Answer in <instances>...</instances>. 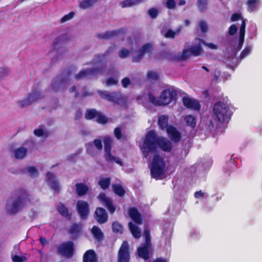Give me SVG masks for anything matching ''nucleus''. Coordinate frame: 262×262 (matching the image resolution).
<instances>
[{
  "label": "nucleus",
  "mask_w": 262,
  "mask_h": 262,
  "mask_svg": "<svg viewBox=\"0 0 262 262\" xmlns=\"http://www.w3.org/2000/svg\"><path fill=\"white\" fill-rule=\"evenodd\" d=\"M166 132L170 139L175 143L179 142L182 138L181 134L173 126L167 127Z\"/></svg>",
  "instance_id": "obj_18"
},
{
  "label": "nucleus",
  "mask_w": 262,
  "mask_h": 262,
  "mask_svg": "<svg viewBox=\"0 0 262 262\" xmlns=\"http://www.w3.org/2000/svg\"><path fill=\"white\" fill-rule=\"evenodd\" d=\"M184 120L187 125L194 128L196 126V118L191 115H186L184 117Z\"/></svg>",
  "instance_id": "obj_34"
},
{
  "label": "nucleus",
  "mask_w": 262,
  "mask_h": 262,
  "mask_svg": "<svg viewBox=\"0 0 262 262\" xmlns=\"http://www.w3.org/2000/svg\"><path fill=\"white\" fill-rule=\"evenodd\" d=\"M65 81V79H59L57 78L54 79L51 84L53 90L57 91L63 85Z\"/></svg>",
  "instance_id": "obj_35"
},
{
  "label": "nucleus",
  "mask_w": 262,
  "mask_h": 262,
  "mask_svg": "<svg viewBox=\"0 0 262 262\" xmlns=\"http://www.w3.org/2000/svg\"><path fill=\"white\" fill-rule=\"evenodd\" d=\"M112 230L116 233H122L123 226L117 222H114L112 224Z\"/></svg>",
  "instance_id": "obj_42"
},
{
  "label": "nucleus",
  "mask_w": 262,
  "mask_h": 262,
  "mask_svg": "<svg viewBox=\"0 0 262 262\" xmlns=\"http://www.w3.org/2000/svg\"><path fill=\"white\" fill-rule=\"evenodd\" d=\"M77 210L80 217L82 219H86L89 214V205L86 201L79 200L76 204Z\"/></svg>",
  "instance_id": "obj_10"
},
{
  "label": "nucleus",
  "mask_w": 262,
  "mask_h": 262,
  "mask_svg": "<svg viewBox=\"0 0 262 262\" xmlns=\"http://www.w3.org/2000/svg\"><path fill=\"white\" fill-rule=\"evenodd\" d=\"M166 163L159 154L154 155L151 162L149 165L151 177L156 180L160 179L165 171Z\"/></svg>",
  "instance_id": "obj_3"
},
{
  "label": "nucleus",
  "mask_w": 262,
  "mask_h": 262,
  "mask_svg": "<svg viewBox=\"0 0 262 262\" xmlns=\"http://www.w3.org/2000/svg\"><path fill=\"white\" fill-rule=\"evenodd\" d=\"M246 21L244 18L242 19V24L239 28V36H245V29H246Z\"/></svg>",
  "instance_id": "obj_46"
},
{
  "label": "nucleus",
  "mask_w": 262,
  "mask_h": 262,
  "mask_svg": "<svg viewBox=\"0 0 262 262\" xmlns=\"http://www.w3.org/2000/svg\"><path fill=\"white\" fill-rule=\"evenodd\" d=\"M94 216L97 222L100 224L105 223L108 217L106 210L102 207H98L96 209Z\"/></svg>",
  "instance_id": "obj_12"
},
{
  "label": "nucleus",
  "mask_w": 262,
  "mask_h": 262,
  "mask_svg": "<svg viewBox=\"0 0 262 262\" xmlns=\"http://www.w3.org/2000/svg\"><path fill=\"white\" fill-rule=\"evenodd\" d=\"M176 35V32L171 29H169L165 34V37L168 38H174Z\"/></svg>",
  "instance_id": "obj_53"
},
{
  "label": "nucleus",
  "mask_w": 262,
  "mask_h": 262,
  "mask_svg": "<svg viewBox=\"0 0 262 262\" xmlns=\"http://www.w3.org/2000/svg\"><path fill=\"white\" fill-rule=\"evenodd\" d=\"M97 92L100 96L102 97V98H115L111 94H109L106 91H98Z\"/></svg>",
  "instance_id": "obj_50"
},
{
  "label": "nucleus",
  "mask_w": 262,
  "mask_h": 262,
  "mask_svg": "<svg viewBox=\"0 0 262 262\" xmlns=\"http://www.w3.org/2000/svg\"><path fill=\"white\" fill-rule=\"evenodd\" d=\"M112 189L116 194L121 197L123 196L126 193L125 190L119 184H113Z\"/></svg>",
  "instance_id": "obj_30"
},
{
  "label": "nucleus",
  "mask_w": 262,
  "mask_h": 262,
  "mask_svg": "<svg viewBox=\"0 0 262 262\" xmlns=\"http://www.w3.org/2000/svg\"><path fill=\"white\" fill-rule=\"evenodd\" d=\"M130 248L127 241L122 243L117 253V262H130Z\"/></svg>",
  "instance_id": "obj_6"
},
{
  "label": "nucleus",
  "mask_w": 262,
  "mask_h": 262,
  "mask_svg": "<svg viewBox=\"0 0 262 262\" xmlns=\"http://www.w3.org/2000/svg\"><path fill=\"white\" fill-rule=\"evenodd\" d=\"M125 33V30L121 28L118 30H113L112 31H106L104 33H99L97 34V37L100 39H110L119 35H123Z\"/></svg>",
  "instance_id": "obj_17"
},
{
  "label": "nucleus",
  "mask_w": 262,
  "mask_h": 262,
  "mask_svg": "<svg viewBox=\"0 0 262 262\" xmlns=\"http://www.w3.org/2000/svg\"><path fill=\"white\" fill-rule=\"evenodd\" d=\"M147 76L149 79L155 80H157L159 78V76L156 73L151 71L148 72Z\"/></svg>",
  "instance_id": "obj_54"
},
{
  "label": "nucleus",
  "mask_w": 262,
  "mask_h": 262,
  "mask_svg": "<svg viewBox=\"0 0 262 262\" xmlns=\"http://www.w3.org/2000/svg\"><path fill=\"white\" fill-rule=\"evenodd\" d=\"M82 227L81 223H73L71 225L68 233L72 235L73 239H76L82 232Z\"/></svg>",
  "instance_id": "obj_19"
},
{
  "label": "nucleus",
  "mask_w": 262,
  "mask_h": 262,
  "mask_svg": "<svg viewBox=\"0 0 262 262\" xmlns=\"http://www.w3.org/2000/svg\"><path fill=\"white\" fill-rule=\"evenodd\" d=\"M202 42L199 41L198 44L192 46L189 49L190 50L191 55L194 56H199L203 52V50L202 48Z\"/></svg>",
  "instance_id": "obj_27"
},
{
  "label": "nucleus",
  "mask_w": 262,
  "mask_h": 262,
  "mask_svg": "<svg viewBox=\"0 0 262 262\" xmlns=\"http://www.w3.org/2000/svg\"><path fill=\"white\" fill-rule=\"evenodd\" d=\"M158 98H190L188 95L179 89L171 86L164 90Z\"/></svg>",
  "instance_id": "obj_5"
},
{
  "label": "nucleus",
  "mask_w": 262,
  "mask_h": 262,
  "mask_svg": "<svg viewBox=\"0 0 262 262\" xmlns=\"http://www.w3.org/2000/svg\"><path fill=\"white\" fill-rule=\"evenodd\" d=\"M94 144L96 148L98 150H101L102 149V141L100 139H96L93 141Z\"/></svg>",
  "instance_id": "obj_55"
},
{
  "label": "nucleus",
  "mask_w": 262,
  "mask_h": 262,
  "mask_svg": "<svg viewBox=\"0 0 262 262\" xmlns=\"http://www.w3.org/2000/svg\"><path fill=\"white\" fill-rule=\"evenodd\" d=\"M114 135L115 137L119 140L122 137V133L121 129L120 127H116L114 129Z\"/></svg>",
  "instance_id": "obj_52"
},
{
  "label": "nucleus",
  "mask_w": 262,
  "mask_h": 262,
  "mask_svg": "<svg viewBox=\"0 0 262 262\" xmlns=\"http://www.w3.org/2000/svg\"><path fill=\"white\" fill-rule=\"evenodd\" d=\"M12 259L13 262H24L26 260V257L14 255L12 256Z\"/></svg>",
  "instance_id": "obj_48"
},
{
  "label": "nucleus",
  "mask_w": 262,
  "mask_h": 262,
  "mask_svg": "<svg viewBox=\"0 0 262 262\" xmlns=\"http://www.w3.org/2000/svg\"><path fill=\"white\" fill-rule=\"evenodd\" d=\"M98 1V0H83L80 2L79 7L83 9H86L90 8Z\"/></svg>",
  "instance_id": "obj_36"
},
{
  "label": "nucleus",
  "mask_w": 262,
  "mask_h": 262,
  "mask_svg": "<svg viewBox=\"0 0 262 262\" xmlns=\"http://www.w3.org/2000/svg\"><path fill=\"white\" fill-rule=\"evenodd\" d=\"M40 93L38 89H34L28 94L27 98H41Z\"/></svg>",
  "instance_id": "obj_43"
},
{
  "label": "nucleus",
  "mask_w": 262,
  "mask_h": 262,
  "mask_svg": "<svg viewBox=\"0 0 262 262\" xmlns=\"http://www.w3.org/2000/svg\"><path fill=\"white\" fill-rule=\"evenodd\" d=\"M129 55V50L126 49L121 50L119 52V56L121 58H124L128 56Z\"/></svg>",
  "instance_id": "obj_51"
},
{
  "label": "nucleus",
  "mask_w": 262,
  "mask_h": 262,
  "mask_svg": "<svg viewBox=\"0 0 262 262\" xmlns=\"http://www.w3.org/2000/svg\"><path fill=\"white\" fill-rule=\"evenodd\" d=\"M83 262H98L97 256L94 250H88L84 253Z\"/></svg>",
  "instance_id": "obj_24"
},
{
  "label": "nucleus",
  "mask_w": 262,
  "mask_h": 262,
  "mask_svg": "<svg viewBox=\"0 0 262 262\" xmlns=\"http://www.w3.org/2000/svg\"><path fill=\"white\" fill-rule=\"evenodd\" d=\"M240 19H242V15L238 13H233L231 17V20L232 21H235Z\"/></svg>",
  "instance_id": "obj_62"
},
{
  "label": "nucleus",
  "mask_w": 262,
  "mask_h": 262,
  "mask_svg": "<svg viewBox=\"0 0 262 262\" xmlns=\"http://www.w3.org/2000/svg\"><path fill=\"white\" fill-rule=\"evenodd\" d=\"M111 180V179L110 177L102 178L98 181V184L102 189L106 190L110 186Z\"/></svg>",
  "instance_id": "obj_33"
},
{
  "label": "nucleus",
  "mask_w": 262,
  "mask_h": 262,
  "mask_svg": "<svg viewBox=\"0 0 262 262\" xmlns=\"http://www.w3.org/2000/svg\"><path fill=\"white\" fill-rule=\"evenodd\" d=\"M168 116L165 115H163L159 116L158 120V124L162 130H164L169 127L168 125Z\"/></svg>",
  "instance_id": "obj_26"
},
{
  "label": "nucleus",
  "mask_w": 262,
  "mask_h": 262,
  "mask_svg": "<svg viewBox=\"0 0 262 262\" xmlns=\"http://www.w3.org/2000/svg\"><path fill=\"white\" fill-rule=\"evenodd\" d=\"M91 233L98 241H101L103 239V233L98 226H94L91 229Z\"/></svg>",
  "instance_id": "obj_29"
},
{
  "label": "nucleus",
  "mask_w": 262,
  "mask_h": 262,
  "mask_svg": "<svg viewBox=\"0 0 262 262\" xmlns=\"http://www.w3.org/2000/svg\"><path fill=\"white\" fill-rule=\"evenodd\" d=\"M103 142L104 144V158L105 160L108 162L115 161L116 163L122 166L123 165L122 162L111 154L112 143L111 138L110 137H105L103 138Z\"/></svg>",
  "instance_id": "obj_8"
},
{
  "label": "nucleus",
  "mask_w": 262,
  "mask_h": 262,
  "mask_svg": "<svg viewBox=\"0 0 262 262\" xmlns=\"http://www.w3.org/2000/svg\"><path fill=\"white\" fill-rule=\"evenodd\" d=\"M34 134L37 137H43L45 139H46L49 136L50 133L45 131L42 128H38L34 129Z\"/></svg>",
  "instance_id": "obj_37"
},
{
  "label": "nucleus",
  "mask_w": 262,
  "mask_h": 262,
  "mask_svg": "<svg viewBox=\"0 0 262 262\" xmlns=\"http://www.w3.org/2000/svg\"><path fill=\"white\" fill-rule=\"evenodd\" d=\"M85 118L86 120L96 119L97 123L102 125L106 124L108 120L104 114L95 108L87 110L85 113Z\"/></svg>",
  "instance_id": "obj_9"
},
{
  "label": "nucleus",
  "mask_w": 262,
  "mask_h": 262,
  "mask_svg": "<svg viewBox=\"0 0 262 262\" xmlns=\"http://www.w3.org/2000/svg\"><path fill=\"white\" fill-rule=\"evenodd\" d=\"M128 228L134 237L137 239L141 237V231L139 227L132 222H129L128 223Z\"/></svg>",
  "instance_id": "obj_25"
},
{
  "label": "nucleus",
  "mask_w": 262,
  "mask_h": 262,
  "mask_svg": "<svg viewBox=\"0 0 262 262\" xmlns=\"http://www.w3.org/2000/svg\"><path fill=\"white\" fill-rule=\"evenodd\" d=\"M63 38V37L62 36H59L55 39L54 43L53 45V48L54 50H56L57 45L61 41Z\"/></svg>",
  "instance_id": "obj_61"
},
{
  "label": "nucleus",
  "mask_w": 262,
  "mask_h": 262,
  "mask_svg": "<svg viewBox=\"0 0 262 262\" xmlns=\"http://www.w3.org/2000/svg\"><path fill=\"white\" fill-rule=\"evenodd\" d=\"M158 147L165 152H170L172 149L171 142L164 137H158L154 130L148 131L141 148L143 157L147 158L149 153L158 152Z\"/></svg>",
  "instance_id": "obj_1"
},
{
  "label": "nucleus",
  "mask_w": 262,
  "mask_h": 262,
  "mask_svg": "<svg viewBox=\"0 0 262 262\" xmlns=\"http://www.w3.org/2000/svg\"><path fill=\"white\" fill-rule=\"evenodd\" d=\"M151 246L143 244L137 248V254L138 256L143 259L144 260H147L150 258V250Z\"/></svg>",
  "instance_id": "obj_15"
},
{
  "label": "nucleus",
  "mask_w": 262,
  "mask_h": 262,
  "mask_svg": "<svg viewBox=\"0 0 262 262\" xmlns=\"http://www.w3.org/2000/svg\"><path fill=\"white\" fill-rule=\"evenodd\" d=\"M99 68L87 69L85 70L80 71L78 74L75 75L76 79H81L84 78H87L98 74L100 71Z\"/></svg>",
  "instance_id": "obj_14"
},
{
  "label": "nucleus",
  "mask_w": 262,
  "mask_h": 262,
  "mask_svg": "<svg viewBox=\"0 0 262 262\" xmlns=\"http://www.w3.org/2000/svg\"><path fill=\"white\" fill-rule=\"evenodd\" d=\"M212 111L214 120L221 123H228L233 115L229 106L220 101L214 104Z\"/></svg>",
  "instance_id": "obj_2"
},
{
  "label": "nucleus",
  "mask_w": 262,
  "mask_h": 262,
  "mask_svg": "<svg viewBox=\"0 0 262 262\" xmlns=\"http://www.w3.org/2000/svg\"><path fill=\"white\" fill-rule=\"evenodd\" d=\"M149 102L156 106H164L169 104L173 99H148ZM176 100L177 99H174Z\"/></svg>",
  "instance_id": "obj_28"
},
{
  "label": "nucleus",
  "mask_w": 262,
  "mask_h": 262,
  "mask_svg": "<svg viewBox=\"0 0 262 262\" xmlns=\"http://www.w3.org/2000/svg\"><path fill=\"white\" fill-rule=\"evenodd\" d=\"M244 39H245V36H239L238 44L236 48V49L237 51L241 50V49L243 47V45L244 44Z\"/></svg>",
  "instance_id": "obj_56"
},
{
  "label": "nucleus",
  "mask_w": 262,
  "mask_h": 262,
  "mask_svg": "<svg viewBox=\"0 0 262 262\" xmlns=\"http://www.w3.org/2000/svg\"><path fill=\"white\" fill-rule=\"evenodd\" d=\"M153 49L152 45L150 43L144 44L140 50L138 51V54L133 57L132 61L134 62H138L143 57L146 53H150Z\"/></svg>",
  "instance_id": "obj_11"
},
{
  "label": "nucleus",
  "mask_w": 262,
  "mask_h": 262,
  "mask_svg": "<svg viewBox=\"0 0 262 262\" xmlns=\"http://www.w3.org/2000/svg\"><path fill=\"white\" fill-rule=\"evenodd\" d=\"M74 15H75V13L73 11H71L69 14L64 15L61 18L60 22L61 23H63L66 21H67L71 19L72 18H73V17L74 16Z\"/></svg>",
  "instance_id": "obj_47"
},
{
  "label": "nucleus",
  "mask_w": 262,
  "mask_h": 262,
  "mask_svg": "<svg viewBox=\"0 0 262 262\" xmlns=\"http://www.w3.org/2000/svg\"><path fill=\"white\" fill-rule=\"evenodd\" d=\"M152 262H169V260L167 258L159 257L153 259Z\"/></svg>",
  "instance_id": "obj_64"
},
{
  "label": "nucleus",
  "mask_w": 262,
  "mask_h": 262,
  "mask_svg": "<svg viewBox=\"0 0 262 262\" xmlns=\"http://www.w3.org/2000/svg\"><path fill=\"white\" fill-rule=\"evenodd\" d=\"M191 55V53L189 49H184L181 54L179 56L178 58L180 60H186Z\"/></svg>",
  "instance_id": "obj_41"
},
{
  "label": "nucleus",
  "mask_w": 262,
  "mask_h": 262,
  "mask_svg": "<svg viewBox=\"0 0 262 262\" xmlns=\"http://www.w3.org/2000/svg\"><path fill=\"white\" fill-rule=\"evenodd\" d=\"M57 210L63 217L69 221L71 220L72 213L69 212L68 208L62 203H60L57 207Z\"/></svg>",
  "instance_id": "obj_22"
},
{
  "label": "nucleus",
  "mask_w": 262,
  "mask_h": 262,
  "mask_svg": "<svg viewBox=\"0 0 262 262\" xmlns=\"http://www.w3.org/2000/svg\"><path fill=\"white\" fill-rule=\"evenodd\" d=\"M158 10L154 8H150L148 11V14L151 18H156L158 15Z\"/></svg>",
  "instance_id": "obj_49"
},
{
  "label": "nucleus",
  "mask_w": 262,
  "mask_h": 262,
  "mask_svg": "<svg viewBox=\"0 0 262 262\" xmlns=\"http://www.w3.org/2000/svg\"><path fill=\"white\" fill-rule=\"evenodd\" d=\"M199 26L200 27L201 31L205 33L207 32V29H208V27H207V24L205 21H203V20L200 21V23H199Z\"/></svg>",
  "instance_id": "obj_59"
},
{
  "label": "nucleus",
  "mask_w": 262,
  "mask_h": 262,
  "mask_svg": "<svg viewBox=\"0 0 262 262\" xmlns=\"http://www.w3.org/2000/svg\"><path fill=\"white\" fill-rule=\"evenodd\" d=\"M237 31V28L235 25H231L229 28L228 34L230 35H233L236 33Z\"/></svg>",
  "instance_id": "obj_57"
},
{
  "label": "nucleus",
  "mask_w": 262,
  "mask_h": 262,
  "mask_svg": "<svg viewBox=\"0 0 262 262\" xmlns=\"http://www.w3.org/2000/svg\"><path fill=\"white\" fill-rule=\"evenodd\" d=\"M75 190L77 196H82L88 193L89 187L84 183H77L75 184Z\"/></svg>",
  "instance_id": "obj_21"
},
{
  "label": "nucleus",
  "mask_w": 262,
  "mask_h": 262,
  "mask_svg": "<svg viewBox=\"0 0 262 262\" xmlns=\"http://www.w3.org/2000/svg\"><path fill=\"white\" fill-rule=\"evenodd\" d=\"M75 246L72 241H68L59 245L57 247V253L67 258L73 257L75 253Z\"/></svg>",
  "instance_id": "obj_7"
},
{
  "label": "nucleus",
  "mask_w": 262,
  "mask_h": 262,
  "mask_svg": "<svg viewBox=\"0 0 262 262\" xmlns=\"http://www.w3.org/2000/svg\"><path fill=\"white\" fill-rule=\"evenodd\" d=\"M184 105L188 108L200 111L201 105L196 99H182Z\"/></svg>",
  "instance_id": "obj_23"
},
{
  "label": "nucleus",
  "mask_w": 262,
  "mask_h": 262,
  "mask_svg": "<svg viewBox=\"0 0 262 262\" xmlns=\"http://www.w3.org/2000/svg\"><path fill=\"white\" fill-rule=\"evenodd\" d=\"M144 236L145 241L143 244L146 245H149L151 246L150 232V230L147 227L145 228L144 229Z\"/></svg>",
  "instance_id": "obj_38"
},
{
  "label": "nucleus",
  "mask_w": 262,
  "mask_h": 262,
  "mask_svg": "<svg viewBox=\"0 0 262 262\" xmlns=\"http://www.w3.org/2000/svg\"><path fill=\"white\" fill-rule=\"evenodd\" d=\"M122 84L123 87L126 88L130 84V80L129 78L125 77L122 80Z\"/></svg>",
  "instance_id": "obj_63"
},
{
  "label": "nucleus",
  "mask_w": 262,
  "mask_h": 262,
  "mask_svg": "<svg viewBox=\"0 0 262 262\" xmlns=\"http://www.w3.org/2000/svg\"><path fill=\"white\" fill-rule=\"evenodd\" d=\"M197 6L201 12H204L207 8V0H198Z\"/></svg>",
  "instance_id": "obj_40"
},
{
  "label": "nucleus",
  "mask_w": 262,
  "mask_h": 262,
  "mask_svg": "<svg viewBox=\"0 0 262 262\" xmlns=\"http://www.w3.org/2000/svg\"><path fill=\"white\" fill-rule=\"evenodd\" d=\"M128 214L131 219L137 225H141L143 223L142 214L135 207L128 208Z\"/></svg>",
  "instance_id": "obj_16"
},
{
  "label": "nucleus",
  "mask_w": 262,
  "mask_h": 262,
  "mask_svg": "<svg viewBox=\"0 0 262 262\" xmlns=\"http://www.w3.org/2000/svg\"><path fill=\"white\" fill-rule=\"evenodd\" d=\"M56 176L51 172H48L46 174V180L50 182V187L54 191L59 192L60 191L59 184L55 179Z\"/></svg>",
  "instance_id": "obj_20"
},
{
  "label": "nucleus",
  "mask_w": 262,
  "mask_h": 262,
  "mask_svg": "<svg viewBox=\"0 0 262 262\" xmlns=\"http://www.w3.org/2000/svg\"><path fill=\"white\" fill-rule=\"evenodd\" d=\"M14 193L17 195V198L13 201L9 210V213L11 215L16 214L21 208L24 207L25 204L28 201H30L29 195L26 190L19 189L15 191Z\"/></svg>",
  "instance_id": "obj_4"
},
{
  "label": "nucleus",
  "mask_w": 262,
  "mask_h": 262,
  "mask_svg": "<svg viewBox=\"0 0 262 262\" xmlns=\"http://www.w3.org/2000/svg\"><path fill=\"white\" fill-rule=\"evenodd\" d=\"M27 152L28 149L25 147L18 148L14 151V157L17 159H23L27 155Z\"/></svg>",
  "instance_id": "obj_31"
},
{
  "label": "nucleus",
  "mask_w": 262,
  "mask_h": 262,
  "mask_svg": "<svg viewBox=\"0 0 262 262\" xmlns=\"http://www.w3.org/2000/svg\"><path fill=\"white\" fill-rule=\"evenodd\" d=\"M251 52V47L247 46L245 49L241 52L239 55V58L243 59L247 57Z\"/></svg>",
  "instance_id": "obj_44"
},
{
  "label": "nucleus",
  "mask_w": 262,
  "mask_h": 262,
  "mask_svg": "<svg viewBox=\"0 0 262 262\" xmlns=\"http://www.w3.org/2000/svg\"><path fill=\"white\" fill-rule=\"evenodd\" d=\"M197 39L199 40V41H200L201 42H202V45H204V46H205L206 47H208L210 49H211L212 50H216L217 49V46L216 45H214L213 43H211V42L207 43L204 40L201 39V38H198Z\"/></svg>",
  "instance_id": "obj_45"
},
{
  "label": "nucleus",
  "mask_w": 262,
  "mask_h": 262,
  "mask_svg": "<svg viewBox=\"0 0 262 262\" xmlns=\"http://www.w3.org/2000/svg\"><path fill=\"white\" fill-rule=\"evenodd\" d=\"M106 83L107 85H117L118 83V80L114 78H108L106 81Z\"/></svg>",
  "instance_id": "obj_60"
},
{
  "label": "nucleus",
  "mask_w": 262,
  "mask_h": 262,
  "mask_svg": "<svg viewBox=\"0 0 262 262\" xmlns=\"http://www.w3.org/2000/svg\"><path fill=\"white\" fill-rule=\"evenodd\" d=\"M98 198L105 205L110 213L113 214L115 212L116 207L113 205V201L110 198L107 197L104 193H100Z\"/></svg>",
  "instance_id": "obj_13"
},
{
  "label": "nucleus",
  "mask_w": 262,
  "mask_h": 262,
  "mask_svg": "<svg viewBox=\"0 0 262 262\" xmlns=\"http://www.w3.org/2000/svg\"><path fill=\"white\" fill-rule=\"evenodd\" d=\"M176 6L174 0H167L166 2V7L169 9H173Z\"/></svg>",
  "instance_id": "obj_58"
},
{
  "label": "nucleus",
  "mask_w": 262,
  "mask_h": 262,
  "mask_svg": "<svg viewBox=\"0 0 262 262\" xmlns=\"http://www.w3.org/2000/svg\"><path fill=\"white\" fill-rule=\"evenodd\" d=\"M37 99H22L21 100L18 101L17 103L20 107L23 108L31 105Z\"/></svg>",
  "instance_id": "obj_39"
},
{
  "label": "nucleus",
  "mask_w": 262,
  "mask_h": 262,
  "mask_svg": "<svg viewBox=\"0 0 262 262\" xmlns=\"http://www.w3.org/2000/svg\"><path fill=\"white\" fill-rule=\"evenodd\" d=\"M143 0H124L120 2V5L122 8L130 7L142 2Z\"/></svg>",
  "instance_id": "obj_32"
}]
</instances>
